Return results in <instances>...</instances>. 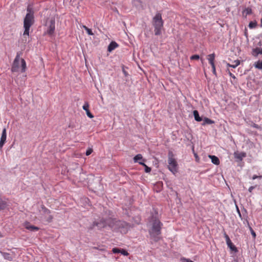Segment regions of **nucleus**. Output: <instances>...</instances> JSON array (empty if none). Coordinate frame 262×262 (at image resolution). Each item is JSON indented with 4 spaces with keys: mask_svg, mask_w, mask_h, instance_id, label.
Listing matches in <instances>:
<instances>
[{
    "mask_svg": "<svg viewBox=\"0 0 262 262\" xmlns=\"http://www.w3.org/2000/svg\"><path fill=\"white\" fill-rule=\"evenodd\" d=\"M150 228L149 229V233L150 237L155 242H158L160 239V235L161 234V227L162 224L157 218L156 216H152L149 221Z\"/></svg>",
    "mask_w": 262,
    "mask_h": 262,
    "instance_id": "f257e3e1",
    "label": "nucleus"
},
{
    "mask_svg": "<svg viewBox=\"0 0 262 262\" xmlns=\"http://www.w3.org/2000/svg\"><path fill=\"white\" fill-rule=\"evenodd\" d=\"M108 223V227L113 231L120 232L121 233L125 234L130 226L125 222L117 220L115 219H112Z\"/></svg>",
    "mask_w": 262,
    "mask_h": 262,
    "instance_id": "f03ea898",
    "label": "nucleus"
},
{
    "mask_svg": "<svg viewBox=\"0 0 262 262\" xmlns=\"http://www.w3.org/2000/svg\"><path fill=\"white\" fill-rule=\"evenodd\" d=\"M34 23V16L33 14H27L24 20V28L25 29L23 33V42L24 43L28 42L29 30L30 27Z\"/></svg>",
    "mask_w": 262,
    "mask_h": 262,
    "instance_id": "7ed1b4c3",
    "label": "nucleus"
},
{
    "mask_svg": "<svg viewBox=\"0 0 262 262\" xmlns=\"http://www.w3.org/2000/svg\"><path fill=\"white\" fill-rule=\"evenodd\" d=\"M26 63L24 59L20 58V53L17 52L13 62L11 71L12 72H17L20 71L23 73L26 71Z\"/></svg>",
    "mask_w": 262,
    "mask_h": 262,
    "instance_id": "20e7f679",
    "label": "nucleus"
},
{
    "mask_svg": "<svg viewBox=\"0 0 262 262\" xmlns=\"http://www.w3.org/2000/svg\"><path fill=\"white\" fill-rule=\"evenodd\" d=\"M152 25L154 27L155 35L157 36L161 35L162 29L163 28L164 21L160 12H157L153 17Z\"/></svg>",
    "mask_w": 262,
    "mask_h": 262,
    "instance_id": "39448f33",
    "label": "nucleus"
},
{
    "mask_svg": "<svg viewBox=\"0 0 262 262\" xmlns=\"http://www.w3.org/2000/svg\"><path fill=\"white\" fill-rule=\"evenodd\" d=\"M168 169L173 174H175L177 172L178 164L175 159L173 158V155L172 152H169L168 153Z\"/></svg>",
    "mask_w": 262,
    "mask_h": 262,
    "instance_id": "423d86ee",
    "label": "nucleus"
},
{
    "mask_svg": "<svg viewBox=\"0 0 262 262\" xmlns=\"http://www.w3.org/2000/svg\"><path fill=\"white\" fill-rule=\"evenodd\" d=\"M111 218L105 219L104 218L101 219L99 221H95L93 222L91 229H93L95 226H97L98 229H101L108 226V223L110 222Z\"/></svg>",
    "mask_w": 262,
    "mask_h": 262,
    "instance_id": "0eeeda50",
    "label": "nucleus"
},
{
    "mask_svg": "<svg viewBox=\"0 0 262 262\" xmlns=\"http://www.w3.org/2000/svg\"><path fill=\"white\" fill-rule=\"evenodd\" d=\"M55 21L54 19H51L49 22V25L46 33L50 36H52L55 31Z\"/></svg>",
    "mask_w": 262,
    "mask_h": 262,
    "instance_id": "6e6552de",
    "label": "nucleus"
},
{
    "mask_svg": "<svg viewBox=\"0 0 262 262\" xmlns=\"http://www.w3.org/2000/svg\"><path fill=\"white\" fill-rule=\"evenodd\" d=\"M8 206L7 200L0 194V211L5 210Z\"/></svg>",
    "mask_w": 262,
    "mask_h": 262,
    "instance_id": "1a4fd4ad",
    "label": "nucleus"
},
{
    "mask_svg": "<svg viewBox=\"0 0 262 262\" xmlns=\"http://www.w3.org/2000/svg\"><path fill=\"white\" fill-rule=\"evenodd\" d=\"M7 138L6 129L4 128L2 132L0 140V148H2L6 142Z\"/></svg>",
    "mask_w": 262,
    "mask_h": 262,
    "instance_id": "9d476101",
    "label": "nucleus"
},
{
    "mask_svg": "<svg viewBox=\"0 0 262 262\" xmlns=\"http://www.w3.org/2000/svg\"><path fill=\"white\" fill-rule=\"evenodd\" d=\"M24 226L28 230H30V231H33V232L37 231L39 230V228L38 227L35 226L34 225H32L28 222L25 223Z\"/></svg>",
    "mask_w": 262,
    "mask_h": 262,
    "instance_id": "9b49d317",
    "label": "nucleus"
},
{
    "mask_svg": "<svg viewBox=\"0 0 262 262\" xmlns=\"http://www.w3.org/2000/svg\"><path fill=\"white\" fill-rule=\"evenodd\" d=\"M89 105L88 102H85L84 104L83 105V109L85 111L87 116L90 118H92L94 117V116L92 114V113L90 112L89 110Z\"/></svg>",
    "mask_w": 262,
    "mask_h": 262,
    "instance_id": "f8f14e48",
    "label": "nucleus"
},
{
    "mask_svg": "<svg viewBox=\"0 0 262 262\" xmlns=\"http://www.w3.org/2000/svg\"><path fill=\"white\" fill-rule=\"evenodd\" d=\"M118 47V45L115 41H112L108 46L107 51L111 52Z\"/></svg>",
    "mask_w": 262,
    "mask_h": 262,
    "instance_id": "ddd939ff",
    "label": "nucleus"
},
{
    "mask_svg": "<svg viewBox=\"0 0 262 262\" xmlns=\"http://www.w3.org/2000/svg\"><path fill=\"white\" fill-rule=\"evenodd\" d=\"M259 54H262V48L257 47L252 50V55L253 56L256 57Z\"/></svg>",
    "mask_w": 262,
    "mask_h": 262,
    "instance_id": "4468645a",
    "label": "nucleus"
},
{
    "mask_svg": "<svg viewBox=\"0 0 262 262\" xmlns=\"http://www.w3.org/2000/svg\"><path fill=\"white\" fill-rule=\"evenodd\" d=\"M234 157L235 158L238 159L241 161L243 159L246 157V154L244 152H239V153H234Z\"/></svg>",
    "mask_w": 262,
    "mask_h": 262,
    "instance_id": "2eb2a0df",
    "label": "nucleus"
},
{
    "mask_svg": "<svg viewBox=\"0 0 262 262\" xmlns=\"http://www.w3.org/2000/svg\"><path fill=\"white\" fill-rule=\"evenodd\" d=\"M193 114L194 117V119L195 121L198 122H200L203 120V119L201 117L199 116V114L198 111L194 110L193 112Z\"/></svg>",
    "mask_w": 262,
    "mask_h": 262,
    "instance_id": "dca6fc26",
    "label": "nucleus"
},
{
    "mask_svg": "<svg viewBox=\"0 0 262 262\" xmlns=\"http://www.w3.org/2000/svg\"><path fill=\"white\" fill-rule=\"evenodd\" d=\"M209 157L211 159V162L215 165H219L220 164L219 159L215 156H209Z\"/></svg>",
    "mask_w": 262,
    "mask_h": 262,
    "instance_id": "f3484780",
    "label": "nucleus"
},
{
    "mask_svg": "<svg viewBox=\"0 0 262 262\" xmlns=\"http://www.w3.org/2000/svg\"><path fill=\"white\" fill-rule=\"evenodd\" d=\"M1 253L5 259L10 261L13 259V257L11 254L6 252H1Z\"/></svg>",
    "mask_w": 262,
    "mask_h": 262,
    "instance_id": "a211bd4d",
    "label": "nucleus"
},
{
    "mask_svg": "<svg viewBox=\"0 0 262 262\" xmlns=\"http://www.w3.org/2000/svg\"><path fill=\"white\" fill-rule=\"evenodd\" d=\"M202 121H203V122L202 123V125H205L206 124H211L214 122V121L206 117L204 118Z\"/></svg>",
    "mask_w": 262,
    "mask_h": 262,
    "instance_id": "6ab92c4d",
    "label": "nucleus"
},
{
    "mask_svg": "<svg viewBox=\"0 0 262 262\" xmlns=\"http://www.w3.org/2000/svg\"><path fill=\"white\" fill-rule=\"evenodd\" d=\"M228 247L233 251H237V249L236 247L233 244L231 241H228V242L226 243Z\"/></svg>",
    "mask_w": 262,
    "mask_h": 262,
    "instance_id": "aec40b11",
    "label": "nucleus"
},
{
    "mask_svg": "<svg viewBox=\"0 0 262 262\" xmlns=\"http://www.w3.org/2000/svg\"><path fill=\"white\" fill-rule=\"evenodd\" d=\"M142 159H143V157L141 154H138L134 158V162L138 163L139 164V162H143L142 161H140Z\"/></svg>",
    "mask_w": 262,
    "mask_h": 262,
    "instance_id": "412c9836",
    "label": "nucleus"
},
{
    "mask_svg": "<svg viewBox=\"0 0 262 262\" xmlns=\"http://www.w3.org/2000/svg\"><path fill=\"white\" fill-rule=\"evenodd\" d=\"M215 55L214 54H211L208 55V59L210 64H214Z\"/></svg>",
    "mask_w": 262,
    "mask_h": 262,
    "instance_id": "4be33fe9",
    "label": "nucleus"
},
{
    "mask_svg": "<svg viewBox=\"0 0 262 262\" xmlns=\"http://www.w3.org/2000/svg\"><path fill=\"white\" fill-rule=\"evenodd\" d=\"M139 164L143 166L145 168V171L146 173H148L151 171V168L147 166L144 162H139Z\"/></svg>",
    "mask_w": 262,
    "mask_h": 262,
    "instance_id": "5701e85b",
    "label": "nucleus"
},
{
    "mask_svg": "<svg viewBox=\"0 0 262 262\" xmlns=\"http://www.w3.org/2000/svg\"><path fill=\"white\" fill-rule=\"evenodd\" d=\"M40 211L46 214H49L50 213V211L45 206L41 207V209Z\"/></svg>",
    "mask_w": 262,
    "mask_h": 262,
    "instance_id": "b1692460",
    "label": "nucleus"
},
{
    "mask_svg": "<svg viewBox=\"0 0 262 262\" xmlns=\"http://www.w3.org/2000/svg\"><path fill=\"white\" fill-rule=\"evenodd\" d=\"M27 13L30 14L34 15V11L32 9V7L31 5H28L27 9Z\"/></svg>",
    "mask_w": 262,
    "mask_h": 262,
    "instance_id": "393cba45",
    "label": "nucleus"
},
{
    "mask_svg": "<svg viewBox=\"0 0 262 262\" xmlns=\"http://www.w3.org/2000/svg\"><path fill=\"white\" fill-rule=\"evenodd\" d=\"M255 67L257 69L262 70V61H258L255 62Z\"/></svg>",
    "mask_w": 262,
    "mask_h": 262,
    "instance_id": "a878e982",
    "label": "nucleus"
},
{
    "mask_svg": "<svg viewBox=\"0 0 262 262\" xmlns=\"http://www.w3.org/2000/svg\"><path fill=\"white\" fill-rule=\"evenodd\" d=\"M257 26V23L256 21H250L249 24V27L250 29L255 28Z\"/></svg>",
    "mask_w": 262,
    "mask_h": 262,
    "instance_id": "bb28decb",
    "label": "nucleus"
},
{
    "mask_svg": "<svg viewBox=\"0 0 262 262\" xmlns=\"http://www.w3.org/2000/svg\"><path fill=\"white\" fill-rule=\"evenodd\" d=\"M83 28L85 29V30L86 31L87 33L90 35H93L94 34L92 32V31L91 29L88 28L87 27L83 26Z\"/></svg>",
    "mask_w": 262,
    "mask_h": 262,
    "instance_id": "cd10ccee",
    "label": "nucleus"
},
{
    "mask_svg": "<svg viewBox=\"0 0 262 262\" xmlns=\"http://www.w3.org/2000/svg\"><path fill=\"white\" fill-rule=\"evenodd\" d=\"M245 12H246L247 15H249L252 13V10L251 8H247L245 10Z\"/></svg>",
    "mask_w": 262,
    "mask_h": 262,
    "instance_id": "c85d7f7f",
    "label": "nucleus"
},
{
    "mask_svg": "<svg viewBox=\"0 0 262 262\" xmlns=\"http://www.w3.org/2000/svg\"><path fill=\"white\" fill-rule=\"evenodd\" d=\"M235 64H232V66H231V67L233 68H235L236 67H237L239 64V61L238 60H235L234 62Z\"/></svg>",
    "mask_w": 262,
    "mask_h": 262,
    "instance_id": "c756f323",
    "label": "nucleus"
},
{
    "mask_svg": "<svg viewBox=\"0 0 262 262\" xmlns=\"http://www.w3.org/2000/svg\"><path fill=\"white\" fill-rule=\"evenodd\" d=\"M249 228H250L251 233L253 238H255V237H256L255 232H254V231L252 229V228L251 227H249Z\"/></svg>",
    "mask_w": 262,
    "mask_h": 262,
    "instance_id": "7c9ffc66",
    "label": "nucleus"
},
{
    "mask_svg": "<svg viewBox=\"0 0 262 262\" xmlns=\"http://www.w3.org/2000/svg\"><path fill=\"white\" fill-rule=\"evenodd\" d=\"M112 252L114 253H120V249L117 248H114L112 249Z\"/></svg>",
    "mask_w": 262,
    "mask_h": 262,
    "instance_id": "2f4dec72",
    "label": "nucleus"
},
{
    "mask_svg": "<svg viewBox=\"0 0 262 262\" xmlns=\"http://www.w3.org/2000/svg\"><path fill=\"white\" fill-rule=\"evenodd\" d=\"M120 253H121V254L124 256H127L128 255V253L124 249H120Z\"/></svg>",
    "mask_w": 262,
    "mask_h": 262,
    "instance_id": "473e14b6",
    "label": "nucleus"
},
{
    "mask_svg": "<svg viewBox=\"0 0 262 262\" xmlns=\"http://www.w3.org/2000/svg\"><path fill=\"white\" fill-rule=\"evenodd\" d=\"M199 58L200 57L198 55H193L190 57L191 60H197L199 59Z\"/></svg>",
    "mask_w": 262,
    "mask_h": 262,
    "instance_id": "72a5a7b5",
    "label": "nucleus"
},
{
    "mask_svg": "<svg viewBox=\"0 0 262 262\" xmlns=\"http://www.w3.org/2000/svg\"><path fill=\"white\" fill-rule=\"evenodd\" d=\"M92 151H93L92 149L89 148L86 150L85 154L86 156H89L90 155H91L92 154Z\"/></svg>",
    "mask_w": 262,
    "mask_h": 262,
    "instance_id": "f704fd0d",
    "label": "nucleus"
},
{
    "mask_svg": "<svg viewBox=\"0 0 262 262\" xmlns=\"http://www.w3.org/2000/svg\"><path fill=\"white\" fill-rule=\"evenodd\" d=\"M224 236H225L226 243L228 242V241H231L229 236L226 233L224 234Z\"/></svg>",
    "mask_w": 262,
    "mask_h": 262,
    "instance_id": "c9c22d12",
    "label": "nucleus"
},
{
    "mask_svg": "<svg viewBox=\"0 0 262 262\" xmlns=\"http://www.w3.org/2000/svg\"><path fill=\"white\" fill-rule=\"evenodd\" d=\"M211 67L212 68V72H213V73L214 74V75H216V71H215V65H214V64H211Z\"/></svg>",
    "mask_w": 262,
    "mask_h": 262,
    "instance_id": "e433bc0d",
    "label": "nucleus"
},
{
    "mask_svg": "<svg viewBox=\"0 0 262 262\" xmlns=\"http://www.w3.org/2000/svg\"><path fill=\"white\" fill-rule=\"evenodd\" d=\"M182 260L184 261V262H193V261L189 259H187V258H183L182 259Z\"/></svg>",
    "mask_w": 262,
    "mask_h": 262,
    "instance_id": "4c0bfd02",
    "label": "nucleus"
},
{
    "mask_svg": "<svg viewBox=\"0 0 262 262\" xmlns=\"http://www.w3.org/2000/svg\"><path fill=\"white\" fill-rule=\"evenodd\" d=\"M122 72L124 74V75H125V76H127L128 75V73L127 72L124 70V67H123L122 68Z\"/></svg>",
    "mask_w": 262,
    "mask_h": 262,
    "instance_id": "58836bf2",
    "label": "nucleus"
},
{
    "mask_svg": "<svg viewBox=\"0 0 262 262\" xmlns=\"http://www.w3.org/2000/svg\"><path fill=\"white\" fill-rule=\"evenodd\" d=\"M255 188V187L254 186H250L249 188V189H248V191L250 192H251L252 191V190Z\"/></svg>",
    "mask_w": 262,
    "mask_h": 262,
    "instance_id": "ea45409f",
    "label": "nucleus"
},
{
    "mask_svg": "<svg viewBox=\"0 0 262 262\" xmlns=\"http://www.w3.org/2000/svg\"><path fill=\"white\" fill-rule=\"evenodd\" d=\"M236 209H237V212H238V215H239V217H240L241 218H242V215H241V213L240 211H239V209H238V207H237V206H236Z\"/></svg>",
    "mask_w": 262,
    "mask_h": 262,
    "instance_id": "a19ab883",
    "label": "nucleus"
},
{
    "mask_svg": "<svg viewBox=\"0 0 262 262\" xmlns=\"http://www.w3.org/2000/svg\"><path fill=\"white\" fill-rule=\"evenodd\" d=\"M229 74L230 76L232 78H233L234 79L235 78V76L232 73H231L230 72H229Z\"/></svg>",
    "mask_w": 262,
    "mask_h": 262,
    "instance_id": "79ce46f5",
    "label": "nucleus"
},
{
    "mask_svg": "<svg viewBox=\"0 0 262 262\" xmlns=\"http://www.w3.org/2000/svg\"><path fill=\"white\" fill-rule=\"evenodd\" d=\"M257 178H258V176H257V175H254L252 177V179L253 180H255V179H257Z\"/></svg>",
    "mask_w": 262,
    "mask_h": 262,
    "instance_id": "37998d69",
    "label": "nucleus"
},
{
    "mask_svg": "<svg viewBox=\"0 0 262 262\" xmlns=\"http://www.w3.org/2000/svg\"><path fill=\"white\" fill-rule=\"evenodd\" d=\"M254 127L256 128H259V126L257 125V124H254V125H253Z\"/></svg>",
    "mask_w": 262,
    "mask_h": 262,
    "instance_id": "c03bdc74",
    "label": "nucleus"
},
{
    "mask_svg": "<svg viewBox=\"0 0 262 262\" xmlns=\"http://www.w3.org/2000/svg\"><path fill=\"white\" fill-rule=\"evenodd\" d=\"M231 66H232V64H229V63H228V64H227V66H228V67H231Z\"/></svg>",
    "mask_w": 262,
    "mask_h": 262,
    "instance_id": "a18cd8bd",
    "label": "nucleus"
},
{
    "mask_svg": "<svg viewBox=\"0 0 262 262\" xmlns=\"http://www.w3.org/2000/svg\"><path fill=\"white\" fill-rule=\"evenodd\" d=\"M260 26L262 27V18H261V20H260Z\"/></svg>",
    "mask_w": 262,
    "mask_h": 262,
    "instance_id": "49530a36",
    "label": "nucleus"
},
{
    "mask_svg": "<svg viewBox=\"0 0 262 262\" xmlns=\"http://www.w3.org/2000/svg\"><path fill=\"white\" fill-rule=\"evenodd\" d=\"M259 179H262V176H258Z\"/></svg>",
    "mask_w": 262,
    "mask_h": 262,
    "instance_id": "de8ad7c7",
    "label": "nucleus"
}]
</instances>
